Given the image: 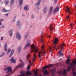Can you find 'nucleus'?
<instances>
[{
	"instance_id": "7",
	"label": "nucleus",
	"mask_w": 76,
	"mask_h": 76,
	"mask_svg": "<svg viewBox=\"0 0 76 76\" xmlns=\"http://www.w3.org/2000/svg\"><path fill=\"white\" fill-rule=\"evenodd\" d=\"M16 38H18V39H21V36H20V34L18 33H17V34H16Z\"/></svg>"
},
{
	"instance_id": "43",
	"label": "nucleus",
	"mask_w": 76,
	"mask_h": 76,
	"mask_svg": "<svg viewBox=\"0 0 76 76\" xmlns=\"http://www.w3.org/2000/svg\"><path fill=\"white\" fill-rule=\"evenodd\" d=\"M70 26H74V24L73 23H71L70 24Z\"/></svg>"
},
{
	"instance_id": "19",
	"label": "nucleus",
	"mask_w": 76,
	"mask_h": 76,
	"mask_svg": "<svg viewBox=\"0 0 76 76\" xmlns=\"http://www.w3.org/2000/svg\"><path fill=\"white\" fill-rule=\"evenodd\" d=\"M12 31H13V29H12L9 31V34L10 37H12V36L13 35Z\"/></svg>"
},
{
	"instance_id": "39",
	"label": "nucleus",
	"mask_w": 76,
	"mask_h": 76,
	"mask_svg": "<svg viewBox=\"0 0 76 76\" xmlns=\"http://www.w3.org/2000/svg\"><path fill=\"white\" fill-rule=\"evenodd\" d=\"M69 60V57H68L67 58V61H66L67 63H69V62L70 61V60Z\"/></svg>"
},
{
	"instance_id": "38",
	"label": "nucleus",
	"mask_w": 76,
	"mask_h": 76,
	"mask_svg": "<svg viewBox=\"0 0 76 76\" xmlns=\"http://www.w3.org/2000/svg\"><path fill=\"white\" fill-rule=\"evenodd\" d=\"M28 34H26L24 35V38L25 39H26V38L28 37Z\"/></svg>"
},
{
	"instance_id": "32",
	"label": "nucleus",
	"mask_w": 76,
	"mask_h": 76,
	"mask_svg": "<svg viewBox=\"0 0 76 76\" xmlns=\"http://www.w3.org/2000/svg\"><path fill=\"white\" fill-rule=\"evenodd\" d=\"M11 4L10 6H12V4H14V1H15V0H12L10 1Z\"/></svg>"
},
{
	"instance_id": "61",
	"label": "nucleus",
	"mask_w": 76,
	"mask_h": 76,
	"mask_svg": "<svg viewBox=\"0 0 76 76\" xmlns=\"http://www.w3.org/2000/svg\"><path fill=\"white\" fill-rule=\"evenodd\" d=\"M2 28H4V26H2Z\"/></svg>"
},
{
	"instance_id": "44",
	"label": "nucleus",
	"mask_w": 76,
	"mask_h": 76,
	"mask_svg": "<svg viewBox=\"0 0 76 76\" xmlns=\"http://www.w3.org/2000/svg\"><path fill=\"white\" fill-rule=\"evenodd\" d=\"M59 74V75H61V72L60 71H58L57 72Z\"/></svg>"
},
{
	"instance_id": "3",
	"label": "nucleus",
	"mask_w": 76,
	"mask_h": 76,
	"mask_svg": "<svg viewBox=\"0 0 76 76\" xmlns=\"http://www.w3.org/2000/svg\"><path fill=\"white\" fill-rule=\"evenodd\" d=\"M45 53H46L45 52V50H43L42 52L41 51L39 53L38 56L39 58H41V55H42V54H45Z\"/></svg>"
},
{
	"instance_id": "20",
	"label": "nucleus",
	"mask_w": 76,
	"mask_h": 76,
	"mask_svg": "<svg viewBox=\"0 0 76 76\" xmlns=\"http://www.w3.org/2000/svg\"><path fill=\"white\" fill-rule=\"evenodd\" d=\"M23 64L20 63L19 65H18V66H17V67H19L20 68V67H23Z\"/></svg>"
},
{
	"instance_id": "26",
	"label": "nucleus",
	"mask_w": 76,
	"mask_h": 76,
	"mask_svg": "<svg viewBox=\"0 0 76 76\" xmlns=\"http://www.w3.org/2000/svg\"><path fill=\"white\" fill-rule=\"evenodd\" d=\"M61 72L62 73V75H64L66 73V70L65 69L64 70V72L62 71V70H61Z\"/></svg>"
},
{
	"instance_id": "49",
	"label": "nucleus",
	"mask_w": 76,
	"mask_h": 76,
	"mask_svg": "<svg viewBox=\"0 0 76 76\" xmlns=\"http://www.w3.org/2000/svg\"><path fill=\"white\" fill-rule=\"evenodd\" d=\"M73 75H74L75 76H76V73L75 72H73Z\"/></svg>"
},
{
	"instance_id": "15",
	"label": "nucleus",
	"mask_w": 76,
	"mask_h": 76,
	"mask_svg": "<svg viewBox=\"0 0 76 76\" xmlns=\"http://www.w3.org/2000/svg\"><path fill=\"white\" fill-rule=\"evenodd\" d=\"M22 49V48L21 47H19V48H17V52L18 54H20V51H21V50Z\"/></svg>"
},
{
	"instance_id": "46",
	"label": "nucleus",
	"mask_w": 76,
	"mask_h": 76,
	"mask_svg": "<svg viewBox=\"0 0 76 76\" xmlns=\"http://www.w3.org/2000/svg\"><path fill=\"white\" fill-rule=\"evenodd\" d=\"M42 39H43V37L41 38V42H43V40Z\"/></svg>"
},
{
	"instance_id": "51",
	"label": "nucleus",
	"mask_w": 76,
	"mask_h": 76,
	"mask_svg": "<svg viewBox=\"0 0 76 76\" xmlns=\"http://www.w3.org/2000/svg\"><path fill=\"white\" fill-rule=\"evenodd\" d=\"M30 69V66H28L27 68L28 70V69Z\"/></svg>"
},
{
	"instance_id": "11",
	"label": "nucleus",
	"mask_w": 76,
	"mask_h": 76,
	"mask_svg": "<svg viewBox=\"0 0 76 76\" xmlns=\"http://www.w3.org/2000/svg\"><path fill=\"white\" fill-rule=\"evenodd\" d=\"M59 10V7H56L55 9L53 11V13L54 14H55Z\"/></svg>"
},
{
	"instance_id": "53",
	"label": "nucleus",
	"mask_w": 76,
	"mask_h": 76,
	"mask_svg": "<svg viewBox=\"0 0 76 76\" xmlns=\"http://www.w3.org/2000/svg\"><path fill=\"white\" fill-rule=\"evenodd\" d=\"M8 15H9V13H7V14H5V15L6 16H8Z\"/></svg>"
},
{
	"instance_id": "22",
	"label": "nucleus",
	"mask_w": 76,
	"mask_h": 76,
	"mask_svg": "<svg viewBox=\"0 0 76 76\" xmlns=\"http://www.w3.org/2000/svg\"><path fill=\"white\" fill-rule=\"evenodd\" d=\"M17 26H18V27H19L20 25V21L19 20H18L17 22Z\"/></svg>"
},
{
	"instance_id": "56",
	"label": "nucleus",
	"mask_w": 76,
	"mask_h": 76,
	"mask_svg": "<svg viewBox=\"0 0 76 76\" xmlns=\"http://www.w3.org/2000/svg\"><path fill=\"white\" fill-rule=\"evenodd\" d=\"M3 37H2L1 39V40H3Z\"/></svg>"
},
{
	"instance_id": "9",
	"label": "nucleus",
	"mask_w": 76,
	"mask_h": 76,
	"mask_svg": "<svg viewBox=\"0 0 76 76\" xmlns=\"http://www.w3.org/2000/svg\"><path fill=\"white\" fill-rule=\"evenodd\" d=\"M53 67V65L52 64H50L43 66V68L44 69H48V68H50V67Z\"/></svg>"
},
{
	"instance_id": "52",
	"label": "nucleus",
	"mask_w": 76,
	"mask_h": 76,
	"mask_svg": "<svg viewBox=\"0 0 76 76\" xmlns=\"http://www.w3.org/2000/svg\"><path fill=\"white\" fill-rule=\"evenodd\" d=\"M15 19H16V17H14V20H13L12 22H14V21H15Z\"/></svg>"
},
{
	"instance_id": "41",
	"label": "nucleus",
	"mask_w": 76,
	"mask_h": 76,
	"mask_svg": "<svg viewBox=\"0 0 76 76\" xmlns=\"http://www.w3.org/2000/svg\"><path fill=\"white\" fill-rule=\"evenodd\" d=\"M60 47H61V50H61V51H62V50L63 49V47L61 45H60Z\"/></svg>"
},
{
	"instance_id": "64",
	"label": "nucleus",
	"mask_w": 76,
	"mask_h": 76,
	"mask_svg": "<svg viewBox=\"0 0 76 76\" xmlns=\"http://www.w3.org/2000/svg\"><path fill=\"white\" fill-rule=\"evenodd\" d=\"M58 49H59V48H58L57 50H58Z\"/></svg>"
},
{
	"instance_id": "6",
	"label": "nucleus",
	"mask_w": 76,
	"mask_h": 76,
	"mask_svg": "<svg viewBox=\"0 0 76 76\" xmlns=\"http://www.w3.org/2000/svg\"><path fill=\"white\" fill-rule=\"evenodd\" d=\"M41 0H39L38 2L36 4V6L37 7V9H39V4L40 3H41Z\"/></svg>"
},
{
	"instance_id": "58",
	"label": "nucleus",
	"mask_w": 76,
	"mask_h": 76,
	"mask_svg": "<svg viewBox=\"0 0 76 76\" xmlns=\"http://www.w3.org/2000/svg\"><path fill=\"white\" fill-rule=\"evenodd\" d=\"M22 16H25V15H24V14H22Z\"/></svg>"
},
{
	"instance_id": "45",
	"label": "nucleus",
	"mask_w": 76,
	"mask_h": 76,
	"mask_svg": "<svg viewBox=\"0 0 76 76\" xmlns=\"http://www.w3.org/2000/svg\"><path fill=\"white\" fill-rule=\"evenodd\" d=\"M57 0H54V3H55V4H56V3H57Z\"/></svg>"
},
{
	"instance_id": "42",
	"label": "nucleus",
	"mask_w": 76,
	"mask_h": 76,
	"mask_svg": "<svg viewBox=\"0 0 76 76\" xmlns=\"http://www.w3.org/2000/svg\"><path fill=\"white\" fill-rule=\"evenodd\" d=\"M2 53V54L1 55L2 56H2H4L5 55V53L3 52Z\"/></svg>"
},
{
	"instance_id": "1",
	"label": "nucleus",
	"mask_w": 76,
	"mask_h": 76,
	"mask_svg": "<svg viewBox=\"0 0 76 76\" xmlns=\"http://www.w3.org/2000/svg\"><path fill=\"white\" fill-rule=\"evenodd\" d=\"M31 52L32 53V52H34V53H37L38 52V49L35 47V45L34 44H32L31 45Z\"/></svg>"
},
{
	"instance_id": "28",
	"label": "nucleus",
	"mask_w": 76,
	"mask_h": 76,
	"mask_svg": "<svg viewBox=\"0 0 76 76\" xmlns=\"http://www.w3.org/2000/svg\"><path fill=\"white\" fill-rule=\"evenodd\" d=\"M11 50L10 49H8L7 50V54L8 55V54H9V53H10V52H11Z\"/></svg>"
},
{
	"instance_id": "60",
	"label": "nucleus",
	"mask_w": 76,
	"mask_h": 76,
	"mask_svg": "<svg viewBox=\"0 0 76 76\" xmlns=\"http://www.w3.org/2000/svg\"><path fill=\"white\" fill-rule=\"evenodd\" d=\"M20 62H22V60H20Z\"/></svg>"
},
{
	"instance_id": "54",
	"label": "nucleus",
	"mask_w": 76,
	"mask_h": 76,
	"mask_svg": "<svg viewBox=\"0 0 76 76\" xmlns=\"http://www.w3.org/2000/svg\"><path fill=\"white\" fill-rule=\"evenodd\" d=\"M32 18H34V15L32 14Z\"/></svg>"
},
{
	"instance_id": "25",
	"label": "nucleus",
	"mask_w": 76,
	"mask_h": 76,
	"mask_svg": "<svg viewBox=\"0 0 76 76\" xmlns=\"http://www.w3.org/2000/svg\"><path fill=\"white\" fill-rule=\"evenodd\" d=\"M19 3L20 6H22L23 4V0H19Z\"/></svg>"
},
{
	"instance_id": "47",
	"label": "nucleus",
	"mask_w": 76,
	"mask_h": 76,
	"mask_svg": "<svg viewBox=\"0 0 76 76\" xmlns=\"http://www.w3.org/2000/svg\"><path fill=\"white\" fill-rule=\"evenodd\" d=\"M51 48H52L51 47H49L50 50L51 52L52 51V50H51Z\"/></svg>"
},
{
	"instance_id": "33",
	"label": "nucleus",
	"mask_w": 76,
	"mask_h": 76,
	"mask_svg": "<svg viewBox=\"0 0 76 76\" xmlns=\"http://www.w3.org/2000/svg\"><path fill=\"white\" fill-rule=\"evenodd\" d=\"M30 57H31V55L29 54H28L27 55L26 57V58L27 59H29Z\"/></svg>"
},
{
	"instance_id": "35",
	"label": "nucleus",
	"mask_w": 76,
	"mask_h": 76,
	"mask_svg": "<svg viewBox=\"0 0 76 76\" xmlns=\"http://www.w3.org/2000/svg\"><path fill=\"white\" fill-rule=\"evenodd\" d=\"M5 2L6 4L8 5V4H9V1L8 0H7V1H5Z\"/></svg>"
},
{
	"instance_id": "29",
	"label": "nucleus",
	"mask_w": 76,
	"mask_h": 76,
	"mask_svg": "<svg viewBox=\"0 0 76 76\" xmlns=\"http://www.w3.org/2000/svg\"><path fill=\"white\" fill-rule=\"evenodd\" d=\"M14 53V50H12L9 56V57H11V56Z\"/></svg>"
},
{
	"instance_id": "14",
	"label": "nucleus",
	"mask_w": 76,
	"mask_h": 76,
	"mask_svg": "<svg viewBox=\"0 0 76 76\" xmlns=\"http://www.w3.org/2000/svg\"><path fill=\"white\" fill-rule=\"evenodd\" d=\"M58 38H55L54 41V43L55 44H58Z\"/></svg>"
},
{
	"instance_id": "59",
	"label": "nucleus",
	"mask_w": 76,
	"mask_h": 76,
	"mask_svg": "<svg viewBox=\"0 0 76 76\" xmlns=\"http://www.w3.org/2000/svg\"><path fill=\"white\" fill-rule=\"evenodd\" d=\"M48 37L49 38H50V37H51V36H48Z\"/></svg>"
},
{
	"instance_id": "21",
	"label": "nucleus",
	"mask_w": 76,
	"mask_h": 76,
	"mask_svg": "<svg viewBox=\"0 0 76 76\" xmlns=\"http://www.w3.org/2000/svg\"><path fill=\"white\" fill-rule=\"evenodd\" d=\"M61 50H60L58 52V54L59 55V56H63V53H61Z\"/></svg>"
},
{
	"instance_id": "57",
	"label": "nucleus",
	"mask_w": 76,
	"mask_h": 76,
	"mask_svg": "<svg viewBox=\"0 0 76 76\" xmlns=\"http://www.w3.org/2000/svg\"><path fill=\"white\" fill-rule=\"evenodd\" d=\"M1 22H0V26H1Z\"/></svg>"
},
{
	"instance_id": "48",
	"label": "nucleus",
	"mask_w": 76,
	"mask_h": 76,
	"mask_svg": "<svg viewBox=\"0 0 76 76\" xmlns=\"http://www.w3.org/2000/svg\"><path fill=\"white\" fill-rule=\"evenodd\" d=\"M65 45V44H64V43H62V45H61V46L63 47V46H64Z\"/></svg>"
},
{
	"instance_id": "50",
	"label": "nucleus",
	"mask_w": 76,
	"mask_h": 76,
	"mask_svg": "<svg viewBox=\"0 0 76 76\" xmlns=\"http://www.w3.org/2000/svg\"><path fill=\"white\" fill-rule=\"evenodd\" d=\"M4 20L3 19H1L0 20V22H2L3 20Z\"/></svg>"
},
{
	"instance_id": "37",
	"label": "nucleus",
	"mask_w": 76,
	"mask_h": 76,
	"mask_svg": "<svg viewBox=\"0 0 76 76\" xmlns=\"http://www.w3.org/2000/svg\"><path fill=\"white\" fill-rule=\"evenodd\" d=\"M37 74H38V72L36 70V72H34V74L35 76H37Z\"/></svg>"
},
{
	"instance_id": "36",
	"label": "nucleus",
	"mask_w": 76,
	"mask_h": 76,
	"mask_svg": "<svg viewBox=\"0 0 76 76\" xmlns=\"http://www.w3.org/2000/svg\"><path fill=\"white\" fill-rule=\"evenodd\" d=\"M2 12H5L6 13V12H7V10H6L5 9L3 8L2 9Z\"/></svg>"
},
{
	"instance_id": "23",
	"label": "nucleus",
	"mask_w": 76,
	"mask_h": 76,
	"mask_svg": "<svg viewBox=\"0 0 76 76\" xmlns=\"http://www.w3.org/2000/svg\"><path fill=\"white\" fill-rule=\"evenodd\" d=\"M7 43H5L4 46L5 51H7Z\"/></svg>"
},
{
	"instance_id": "8",
	"label": "nucleus",
	"mask_w": 76,
	"mask_h": 76,
	"mask_svg": "<svg viewBox=\"0 0 76 76\" xmlns=\"http://www.w3.org/2000/svg\"><path fill=\"white\" fill-rule=\"evenodd\" d=\"M70 10H71V8H69L68 6L66 7V10H65L66 12L67 13H71V11H70Z\"/></svg>"
},
{
	"instance_id": "40",
	"label": "nucleus",
	"mask_w": 76,
	"mask_h": 76,
	"mask_svg": "<svg viewBox=\"0 0 76 76\" xmlns=\"http://www.w3.org/2000/svg\"><path fill=\"white\" fill-rule=\"evenodd\" d=\"M44 47H45V46H44V45H43L41 48L42 50H44Z\"/></svg>"
},
{
	"instance_id": "4",
	"label": "nucleus",
	"mask_w": 76,
	"mask_h": 76,
	"mask_svg": "<svg viewBox=\"0 0 76 76\" xmlns=\"http://www.w3.org/2000/svg\"><path fill=\"white\" fill-rule=\"evenodd\" d=\"M53 7L52 6H51L49 10V12H48V15H51V13L52 12H53Z\"/></svg>"
},
{
	"instance_id": "30",
	"label": "nucleus",
	"mask_w": 76,
	"mask_h": 76,
	"mask_svg": "<svg viewBox=\"0 0 76 76\" xmlns=\"http://www.w3.org/2000/svg\"><path fill=\"white\" fill-rule=\"evenodd\" d=\"M37 57V56H36V55L35 54H34V57L33 58L32 60L33 61H35L36 60V57Z\"/></svg>"
},
{
	"instance_id": "12",
	"label": "nucleus",
	"mask_w": 76,
	"mask_h": 76,
	"mask_svg": "<svg viewBox=\"0 0 76 76\" xmlns=\"http://www.w3.org/2000/svg\"><path fill=\"white\" fill-rule=\"evenodd\" d=\"M31 45V42H28L25 45V48H26L27 47H29Z\"/></svg>"
},
{
	"instance_id": "55",
	"label": "nucleus",
	"mask_w": 76,
	"mask_h": 76,
	"mask_svg": "<svg viewBox=\"0 0 76 76\" xmlns=\"http://www.w3.org/2000/svg\"><path fill=\"white\" fill-rule=\"evenodd\" d=\"M29 63H30V64H32V63H31V61H29Z\"/></svg>"
},
{
	"instance_id": "31",
	"label": "nucleus",
	"mask_w": 76,
	"mask_h": 76,
	"mask_svg": "<svg viewBox=\"0 0 76 76\" xmlns=\"http://www.w3.org/2000/svg\"><path fill=\"white\" fill-rule=\"evenodd\" d=\"M53 26V25H51L50 27V30L52 31V30H53V29H54V27H52Z\"/></svg>"
},
{
	"instance_id": "18",
	"label": "nucleus",
	"mask_w": 76,
	"mask_h": 76,
	"mask_svg": "<svg viewBox=\"0 0 76 76\" xmlns=\"http://www.w3.org/2000/svg\"><path fill=\"white\" fill-rule=\"evenodd\" d=\"M24 9L25 10H26V11L28 10H29V6L28 5H26L24 7Z\"/></svg>"
},
{
	"instance_id": "27",
	"label": "nucleus",
	"mask_w": 76,
	"mask_h": 76,
	"mask_svg": "<svg viewBox=\"0 0 76 76\" xmlns=\"http://www.w3.org/2000/svg\"><path fill=\"white\" fill-rule=\"evenodd\" d=\"M66 20H67V21L69 20H70V15H68L66 17Z\"/></svg>"
},
{
	"instance_id": "16",
	"label": "nucleus",
	"mask_w": 76,
	"mask_h": 76,
	"mask_svg": "<svg viewBox=\"0 0 76 76\" xmlns=\"http://www.w3.org/2000/svg\"><path fill=\"white\" fill-rule=\"evenodd\" d=\"M48 10V8H47V7H45L43 9V12L45 14L47 13V11Z\"/></svg>"
},
{
	"instance_id": "13",
	"label": "nucleus",
	"mask_w": 76,
	"mask_h": 76,
	"mask_svg": "<svg viewBox=\"0 0 76 76\" xmlns=\"http://www.w3.org/2000/svg\"><path fill=\"white\" fill-rule=\"evenodd\" d=\"M73 63H71L70 66H69L68 69H67V71H68V72H69V70H70L71 67H73Z\"/></svg>"
},
{
	"instance_id": "5",
	"label": "nucleus",
	"mask_w": 76,
	"mask_h": 76,
	"mask_svg": "<svg viewBox=\"0 0 76 76\" xmlns=\"http://www.w3.org/2000/svg\"><path fill=\"white\" fill-rule=\"evenodd\" d=\"M10 61L12 63H15L16 61V59H14V58L12 57L10 59Z\"/></svg>"
},
{
	"instance_id": "24",
	"label": "nucleus",
	"mask_w": 76,
	"mask_h": 76,
	"mask_svg": "<svg viewBox=\"0 0 76 76\" xmlns=\"http://www.w3.org/2000/svg\"><path fill=\"white\" fill-rule=\"evenodd\" d=\"M21 75H18V76H26V75H25V73L23 72H21Z\"/></svg>"
},
{
	"instance_id": "62",
	"label": "nucleus",
	"mask_w": 76,
	"mask_h": 76,
	"mask_svg": "<svg viewBox=\"0 0 76 76\" xmlns=\"http://www.w3.org/2000/svg\"><path fill=\"white\" fill-rule=\"evenodd\" d=\"M2 57L1 55H0V57Z\"/></svg>"
},
{
	"instance_id": "10",
	"label": "nucleus",
	"mask_w": 76,
	"mask_h": 76,
	"mask_svg": "<svg viewBox=\"0 0 76 76\" xmlns=\"http://www.w3.org/2000/svg\"><path fill=\"white\" fill-rule=\"evenodd\" d=\"M50 73H52V75L53 76H54L55 75L54 73H55L56 72V69H52L50 71Z\"/></svg>"
},
{
	"instance_id": "2",
	"label": "nucleus",
	"mask_w": 76,
	"mask_h": 76,
	"mask_svg": "<svg viewBox=\"0 0 76 76\" xmlns=\"http://www.w3.org/2000/svg\"><path fill=\"white\" fill-rule=\"evenodd\" d=\"M4 71H6L7 70V71L6 72V73L7 74H9V73H11L12 72V69L10 66H9L7 68H6L4 70Z\"/></svg>"
},
{
	"instance_id": "63",
	"label": "nucleus",
	"mask_w": 76,
	"mask_h": 76,
	"mask_svg": "<svg viewBox=\"0 0 76 76\" xmlns=\"http://www.w3.org/2000/svg\"><path fill=\"white\" fill-rule=\"evenodd\" d=\"M53 48H56V47L55 46H54Z\"/></svg>"
},
{
	"instance_id": "34",
	"label": "nucleus",
	"mask_w": 76,
	"mask_h": 76,
	"mask_svg": "<svg viewBox=\"0 0 76 76\" xmlns=\"http://www.w3.org/2000/svg\"><path fill=\"white\" fill-rule=\"evenodd\" d=\"M47 74V75H48V71L47 70H45L44 72V75H46Z\"/></svg>"
},
{
	"instance_id": "17",
	"label": "nucleus",
	"mask_w": 76,
	"mask_h": 76,
	"mask_svg": "<svg viewBox=\"0 0 76 76\" xmlns=\"http://www.w3.org/2000/svg\"><path fill=\"white\" fill-rule=\"evenodd\" d=\"M26 73L27 74L26 76H29V75L31 76L32 75V73H31V72H30L28 71H27Z\"/></svg>"
}]
</instances>
